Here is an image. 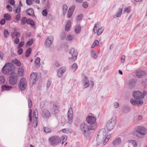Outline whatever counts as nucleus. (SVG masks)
I'll list each match as a JSON object with an SVG mask.
<instances>
[{"mask_svg":"<svg viewBox=\"0 0 147 147\" xmlns=\"http://www.w3.org/2000/svg\"><path fill=\"white\" fill-rule=\"evenodd\" d=\"M81 28L80 26L79 25H78L76 26L75 28V31L76 33L78 34L80 32Z\"/></svg>","mask_w":147,"mask_h":147,"instance_id":"31","label":"nucleus"},{"mask_svg":"<svg viewBox=\"0 0 147 147\" xmlns=\"http://www.w3.org/2000/svg\"><path fill=\"white\" fill-rule=\"evenodd\" d=\"M89 130H87V131H85L83 132L84 135V136L86 138H88L90 136V134L89 132Z\"/></svg>","mask_w":147,"mask_h":147,"instance_id":"34","label":"nucleus"},{"mask_svg":"<svg viewBox=\"0 0 147 147\" xmlns=\"http://www.w3.org/2000/svg\"><path fill=\"white\" fill-rule=\"evenodd\" d=\"M37 77V74L36 73H32L30 77V84L33 85L36 81Z\"/></svg>","mask_w":147,"mask_h":147,"instance_id":"16","label":"nucleus"},{"mask_svg":"<svg viewBox=\"0 0 147 147\" xmlns=\"http://www.w3.org/2000/svg\"><path fill=\"white\" fill-rule=\"evenodd\" d=\"M14 65L11 63H8L3 67L2 71L4 74H11V72L14 70Z\"/></svg>","mask_w":147,"mask_h":147,"instance_id":"3","label":"nucleus"},{"mask_svg":"<svg viewBox=\"0 0 147 147\" xmlns=\"http://www.w3.org/2000/svg\"><path fill=\"white\" fill-rule=\"evenodd\" d=\"M106 135V131L104 129H101L99 132L97 138V140L98 139L101 138L103 139L105 136Z\"/></svg>","mask_w":147,"mask_h":147,"instance_id":"13","label":"nucleus"},{"mask_svg":"<svg viewBox=\"0 0 147 147\" xmlns=\"http://www.w3.org/2000/svg\"><path fill=\"white\" fill-rule=\"evenodd\" d=\"M71 22L70 21H68L66 24L65 30V31H68L70 29L71 26Z\"/></svg>","mask_w":147,"mask_h":147,"instance_id":"26","label":"nucleus"},{"mask_svg":"<svg viewBox=\"0 0 147 147\" xmlns=\"http://www.w3.org/2000/svg\"><path fill=\"white\" fill-rule=\"evenodd\" d=\"M66 70V68L65 67H62L59 68L57 71V75L58 77H61L65 71Z\"/></svg>","mask_w":147,"mask_h":147,"instance_id":"20","label":"nucleus"},{"mask_svg":"<svg viewBox=\"0 0 147 147\" xmlns=\"http://www.w3.org/2000/svg\"><path fill=\"white\" fill-rule=\"evenodd\" d=\"M21 7L20 6H18L15 10L16 12V13H19L20 11Z\"/></svg>","mask_w":147,"mask_h":147,"instance_id":"52","label":"nucleus"},{"mask_svg":"<svg viewBox=\"0 0 147 147\" xmlns=\"http://www.w3.org/2000/svg\"><path fill=\"white\" fill-rule=\"evenodd\" d=\"M67 115L68 117L67 123L70 124L72 123L73 120V111L71 108H70L69 109Z\"/></svg>","mask_w":147,"mask_h":147,"instance_id":"12","label":"nucleus"},{"mask_svg":"<svg viewBox=\"0 0 147 147\" xmlns=\"http://www.w3.org/2000/svg\"><path fill=\"white\" fill-rule=\"evenodd\" d=\"M116 119L115 116H113L108 121L107 124V128L108 130L110 131L113 128L115 124Z\"/></svg>","mask_w":147,"mask_h":147,"instance_id":"5","label":"nucleus"},{"mask_svg":"<svg viewBox=\"0 0 147 147\" xmlns=\"http://www.w3.org/2000/svg\"><path fill=\"white\" fill-rule=\"evenodd\" d=\"M67 136H63L62 138V144H63L64 142H65L67 140Z\"/></svg>","mask_w":147,"mask_h":147,"instance_id":"60","label":"nucleus"},{"mask_svg":"<svg viewBox=\"0 0 147 147\" xmlns=\"http://www.w3.org/2000/svg\"><path fill=\"white\" fill-rule=\"evenodd\" d=\"M125 59V57L124 55H122L121 58V63H123Z\"/></svg>","mask_w":147,"mask_h":147,"instance_id":"62","label":"nucleus"},{"mask_svg":"<svg viewBox=\"0 0 147 147\" xmlns=\"http://www.w3.org/2000/svg\"><path fill=\"white\" fill-rule=\"evenodd\" d=\"M26 13L30 16H34V11L32 8H30L27 10Z\"/></svg>","mask_w":147,"mask_h":147,"instance_id":"24","label":"nucleus"},{"mask_svg":"<svg viewBox=\"0 0 147 147\" xmlns=\"http://www.w3.org/2000/svg\"><path fill=\"white\" fill-rule=\"evenodd\" d=\"M49 143L52 146L57 145L61 141L60 138L57 136H54L49 139Z\"/></svg>","mask_w":147,"mask_h":147,"instance_id":"7","label":"nucleus"},{"mask_svg":"<svg viewBox=\"0 0 147 147\" xmlns=\"http://www.w3.org/2000/svg\"><path fill=\"white\" fill-rule=\"evenodd\" d=\"M59 108V106L57 104H54L53 106V110L52 111V113L55 116H56V114L58 113V109Z\"/></svg>","mask_w":147,"mask_h":147,"instance_id":"18","label":"nucleus"},{"mask_svg":"<svg viewBox=\"0 0 147 147\" xmlns=\"http://www.w3.org/2000/svg\"><path fill=\"white\" fill-rule=\"evenodd\" d=\"M75 7V6L74 5H73L71 6L68 9L67 14L68 18H70L72 16Z\"/></svg>","mask_w":147,"mask_h":147,"instance_id":"21","label":"nucleus"},{"mask_svg":"<svg viewBox=\"0 0 147 147\" xmlns=\"http://www.w3.org/2000/svg\"><path fill=\"white\" fill-rule=\"evenodd\" d=\"M8 1L11 5H14L15 1L14 0H9Z\"/></svg>","mask_w":147,"mask_h":147,"instance_id":"63","label":"nucleus"},{"mask_svg":"<svg viewBox=\"0 0 147 147\" xmlns=\"http://www.w3.org/2000/svg\"><path fill=\"white\" fill-rule=\"evenodd\" d=\"M24 72V71L23 68L20 67L19 68L18 70V75L20 76H23Z\"/></svg>","mask_w":147,"mask_h":147,"instance_id":"29","label":"nucleus"},{"mask_svg":"<svg viewBox=\"0 0 147 147\" xmlns=\"http://www.w3.org/2000/svg\"><path fill=\"white\" fill-rule=\"evenodd\" d=\"M27 83L26 80L24 78L21 79L18 84L19 88L22 91L24 90L26 88Z\"/></svg>","mask_w":147,"mask_h":147,"instance_id":"9","label":"nucleus"},{"mask_svg":"<svg viewBox=\"0 0 147 147\" xmlns=\"http://www.w3.org/2000/svg\"><path fill=\"white\" fill-rule=\"evenodd\" d=\"M133 134L138 138H141L147 134V129L142 126H138L136 127Z\"/></svg>","mask_w":147,"mask_h":147,"instance_id":"2","label":"nucleus"},{"mask_svg":"<svg viewBox=\"0 0 147 147\" xmlns=\"http://www.w3.org/2000/svg\"><path fill=\"white\" fill-rule=\"evenodd\" d=\"M11 62L15 64L18 66H20L21 65V63L16 59H12Z\"/></svg>","mask_w":147,"mask_h":147,"instance_id":"27","label":"nucleus"},{"mask_svg":"<svg viewBox=\"0 0 147 147\" xmlns=\"http://www.w3.org/2000/svg\"><path fill=\"white\" fill-rule=\"evenodd\" d=\"M43 129L44 131L47 133H49L51 131V129L48 127H45Z\"/></svg>","mask_w":147,"mask_h":147,"instance_id":"47","label":"nucleus"},{"mask_svg":"<svg viewBox=\"0 0 147 147\" xmlns=\"http://www.w3.org/2000/svg\"><path fill=\"white\" fill-rule=\"evenodd\" d=\"M128 84L129 88L131 89L133 88L136 85V81L135 79L130 80L128 82Z\"/></svg>","mask_w":147,"mask_h":147,"instance_id":"19","label":"nucleus"},{"mask_svg":"<svg viewBox=\"0 0 147 147\" xmlns=\"http://www.w3.org/2000/svg\"><path fill=\"white\" fill-rule=\"evenodd\" d=\"M100 23H98L96 24H95L94 25L93 28V31L94 33H97V35H100L104 29V28L103 27H100Z\"/></svg>","mask_w":147,"mask_h":147,"instance_id":"6","label":"nucleus"},{"mask_svg":"<svg viewBox=\"0 0 147 147\" xmlns=\"http://www.w3.org/2000/svg\"><path fill=\"white\" fill-rule=\"evenodd\" d=\"M136 74L137 77L138 78H140L145 75L146 74V73L144 71L139 70L136 71Z\"/></svg>","mask_w":147,"mask_h":147,"instance_id":"22","label":"nucleus"},{"mask_svg":"<svg viewBox=\"0 0 147 147\" xmlns=\"http://www.w3.org/2000/svg\"><path fill=\"white\" fill-rule=\"evenodd\" d=\"M129 143H131L134 146V147H137L138 146V143L137 141L135 140H130L129 141Z\"/></svg>","mask_w":147,"mask_h":147,"instance_id":"30","label":"nucleus"},{"mask_svg":"<svg viewBox=\"0 0 147 147\" xmlns=\"http://www.w3.org/2000/svg\"><path fill=\"white\" fill-rule=\"evenodd\" d=\"M27 19L25 17L22 18L20 20L21 24L22 25L25 24L26 22Z\"/></svg>","mask_w":147,"mask_h":147,"instance_id":"38","label":"nucleus"},{"mask_svg":"<svg viewBox=\"0 0 147 147\" xmlns=\"http://www.w3.org/2000/svg\"><path fill=\"white\" fill-rule=\"evenodd\" d=\"M98 53L96 52L93 49L91 51V56L94 58H96L97 57V55Z\"/></svg>","mask_w":147,"mask_h":147,"instance_id":"25","label":"nucleus"},{"mask_svg":"<svg viewBox=\"0 0 147 147\" xmlns=\"http://www.w3.org/2000/svg\"><path fill=\"white\" fill-rule=\"evenodd\" d=\"M77 66L76 63H74L72 65V70L74 71H75L77 68Z\"/></svg>","mask_w":147,"mask_h":147,"instance_id":"43","label":"nucleus"},{"mask_svg":"<svg viewBox=\"0 0 147 147\" xmlns=\"http://www.w3.org/2000/svg\"><path fill=\"white\" fill-rule=\"evenodd\" d=\"M33 43V39L32 38H30L28 40L26 45L30 46L32 45Z\"/></svg>","mask_w":147,"mask_h":147,"instance_id":"39","label":"nucleus"},{"mask_svg":"<svg viewBox=\"0 0 147 147\" xmlns=\"http://www.w3.org/2000/svg\"><path fill=\"white\" fill-rule=\"evenodd\" d=\"M20 42V40L19 38H16L14 41V43L16 44H17L19 43Z\"/></svg>","mask_w":147,"mask_h":147,"instance_id":"59","label":"nucleus"},{"mask_svg":"<svg viewBox=\"0 0 147 147\" xmlns=\"http://www.w3.org/2000/svg\"><path fill=\"white\" fill-rule=\"evenodd\" d=\"M122 8H119L118 9V12L116 14V17H119L121 16L122 13Z\"/></svg>","mask_w":147,"mask_h":147,"instance_id":"37","label":"nucleus"},{"mask_svg":"<svg viewBox=\"0 0 147 147\" xmlns=\"http://www.w3.org/2000/svg\"><path fill=\"white\" fill-rule=\"evenodd\" d=\"M99 42L97 40H95L91 46L92 48L98 45Z\"/></svg>","mask_w":147,"mask_h":147,"instance_id":"44","label":"nucleus"},{"mask_svg":"<svg viewBox=\"0 0 147 147\" xmlns=\"http://www.w3.org/2000/svg\"><path fill=\"white\" fill-rule=\"evenodd\" d=\"M40 59L39 57H37L35 61V65L37 67H39L40 65Z\"/></svg>","mask_w":147,"mask_h":147,"instance_id":"35","label":"nucleus"},{"mask_svg":"<svg viewBox=\"0 0 147 147\" xmlns=\"http://www.w3.org/2000/svg\"><path fill=\"white\" fill-rule=\"evenodd\" d=\"M23 53V49L22 48H20L18 51V53L19 55H21Z\"/></svg>","mask_w":147,"mask_h":147,"instance_id":"64","label":"nucleus"},{"mask_svg":"<svg viewBox=\"0 0 147 147\" xmlns=\"http://www.w3.org/2000/svg\"><path fill=\"white\" fill-rule=\"evenodd\" d=\"M69 53L71 55L73 60H75L77 59L78 53L77 51L75 50L74 48H72L70 49Z\"/></svg>","mask_w":147,"mask_h":147,"instance_id":"17","label":"nucleus"},{"mask_svg":"<svg viewBox=\"0 0 147 147\" xmlns=\"http://www.w3.org/2000/svg\"><path fill=\"white\" fill-rule=\"evenodd\" d=\"M80 128L82 132L87 131L88 130H94L95 128V125L88 126L85 123L83 122L81 124Z\"/></svg>","mask_w":147,"mask_h":147,"instance_id":"8","label":"nucleus"},{"mask_svg":"<svg viewBox=\"0 0 147 147\" xmlns=\"http://www.w3.org/2000/svg\"><path fill=\"white\" fill-rule=\"evenodd\" d=\"M34 117V121L33 122L32 124V126L34 128L36 127L37 125L38 122V118L37 117H36L33 115Z\"/></svg>","mask_w":147,"mask_h":147,"instance_id":"23","label":"nucleus"},{"mask_svg":"<svg viewBox=\"0 0 147 147\" xmlns=\"http://www.w3.org/2000/svg\"><path fill=\"white\" fill-rule=\"evenodd\" d=\"M47 10L46 9H44L42 11V15L44 16H47Z\"/></svg>","mask_w":147,"mask_h":147,"instance_id":"56","label":"nucleus"},{"mask_svg":"<svg viewBox=\"0 0 147 147\" xmlns=\"http://www.w3.org/2000/svg\"><path fill=\"white\" fill-rule=\"evenodd\" d=\"M18 79V76L17 74L12 73L9 78V83L12 85H15L17 83Z\"/></svg>","mask_w":147,"mask_h":147,"instance_id":"4","label":"nucleus"},{"mask_svg":"<svg viewBox=\"0 0 147 147\" xmlns=\"http://www.w3.org/2000/svg\"><path fill=\"white\" fill-rule=\"evenodd\" d=\"M82 17V15L80 14L77 16L76 18V20L77 21H80L81 20Z\"/></svg>","mask_w":147,"mask_h":147,"instance_id":"53","label":"nucleus"},{"mask_svg":"<svg viewBox=\"0 0 147 147\" xmlns=\"http://www.w3.org/2000/svg\"><path fill=\"white\" fill-rule=\"evenodd\" d=\"M4 18L5 20H10L11 18L10 16L7 13H5L4 15Z\"/></svg>","mask_w":147,"mask_h":147,"instance_id":"41","label":"nucleus"},{"mask_svg":"<svg viewBox=\"0 0 147 147\" xmlns=\"http://www.w3.org/2000/svg\"><path fill=\"white\" fill-rule=\"evenodd\" d=\"M42 116L44 119H48L51 116L49 111L47 109H44L42 113Z\"/></svg>","mask_w":147,"mask_h":147,"instance_id":"15","label":"nucleus"},{"mask_svg":"<svg viewBox=\"0 0 147 147\" xmlns=\"http://www.w3.org/2000/svg\"><path fill=\"white\" fill-rule=\"evenodd\" d=\"M20 13H18L16 16L15 18V19L17 21H18L20 20Z\"/></svg>","mask_w":147,"mask_h":147,"instance_id":"54","label":"nucleus"},{"mask_svg":"<svg viewBox=\"0 0 147 147\" xmlns=\"http://www.w3.org/2000/svg\"><path fill=\"white\" fill-rule=\"evenodd\" d=\"M31 52V48H29L26 51L25 56L28 57L30 55Z\"/></svg>","mask_w":147,"mask_h":147,"instance_id":"36","label":"nucleus"},{"mask_svg":"<svg viewBox=\"0 0 147 147\" xmlns=\"http://www.w3.org/2000/svg\"><path fill=\"white\" fill-rule=\"evenodd\" d=\"M119 106V104L117 102H115L113 103V107L115 108H117Z\"/></svg>","mask_w":147,"mask_h":147,"instance_id":"57","label":"nucleus"},{"mask_svg":"<svg viewBox=\"0 0 147 147\" xmlns=\"http://www.w3.org/2000/svg\"><path fill=\"white\" fill-rule=\"evenodd\" d=\"M121 142V139L120 138H118L114 140L112 143L113 145H116L120 144Z\"/></svg>","mask_w":147,"mask_h":147,"instance_id":"28","label":"nucleus"},{"mask_svg":"<svg viewBox=\"0 0 147 147\" xmlns=\"http://www.w3.org/2000/svg\"><path fill=\"white\" fill-rule=\"evenodd\" d=\"M147 94V91H144L142 94L139 91L134 92L133 93V96L136 99H131L130 100L131 103L133 105L137 106L142 105L143 103V101L140 99L144 98Z\"/></svg>","mask_w":147,"mask_h":147,"instance_id":"1","label":"nucleus"},{"mask_svg":"<svg viewBox=\"0 0 147 147\" xmlns=\"http://www.w3.org/2000/svg\"><path fill=\"white\" fill-rule=\"evenodd\" d=\"M54 40L53 36H50L48 37L45 42V45L46 47H49L52 44Z\"/></svg>","mask_w":147,"mask_h":147,"instance_id":"14","label":"nucleus"},{"mask_svg":"<svg viewBox=\"0 0 147 147\" xmlns=\"http://www.w3.org/2000/svg\"><path fill=\"white\" fill-rule=\"evenodd\" d=\"M28 107L29 108H31L32 106V103L30 98H28Z\"/></svg>","mask_w":147,"mask_h":147,"instance_id":"48","label":"nucleus"},{"mask_svg":"<svg viewBox=\"0 0 147 147\" xmlns=\"http://www.w3.org/2000/svg\"><path fill=\"white\" fill-rule=\"evenodd\" d=\"M131 10V8L130 7H128L125 9L123 11V12L129 13Z\"/></svg>","mask_w":147,"mask_h":147,"instance_id":"51","label":"nucleus"},{"mask_svg":"<svg viewBox=\"0 0 147 147\" xmlns=\"http://www.w3.org/2000/svg\"><path fill=\"white\" fill-rule=\"evenodd\" d=\"M3 34L5 38H7L9 36V33L8 30L7 29H5L4 30Z\"/></svg>","mask_w":147,"mask_h":147,"instance_id":"40","label":"nucleus"},{"mask_svg":"<svg viewBox=\"0 0 147 147\" xmlns=\"http://www.w3.org/2000/svg\"><path fill=\"white\" fill-rule=\"evenodd\" d=\"M24 44V42L23 41L21 42L18 44L17 47L18 48H19L22 47Z\"/></svg>","mask_w":147,"mask_h":147,"instance_id":"55","label":"nucleus"},{"mask_svg":"<svg viewBox=\"0 0 147 147\" xmlns=\"http://www.w3.org/2000/svg\"><path fill=\"white\" fill-rule=\"evenodd\" d=\"M83 84L84 87L86 88L89 86L92 87L94 86V82L92 81H89L88 78L85 76H84L83 79Z\"/></svg>","mask_w":147,"mask_h":147,"instance_id":"10","label":"nucleus"},{"mask_svg":"<svg viewBox=\"0 0 147 147\" xmlns=\"http://www.w3.org/2000/svg\"><path fill=\"white\" fill-rule=\"evenodd\" d=\"M1 88L2 90H8L11 89V87L4 85L2 86Z\"/></svg>","mask_w":147,"mask_h":147,"instance_id":"33","label":"nucleus"},{"mask_svg":"<svg viewBox=\"0 0 147 147\" xmlns=\"http://www.w3.org/2000/svg\"><path fill=\"white\" fill-rule=\"evenodd\" d=\"M62 131L64 133L67 134H69L71 132V131L68 129H62Z\"/></svg>","mask_w":147,"mask_h":147,"instance_id":"49","label":"nucleus"},{"mask_svg":"<svg viewBox=\"0 0 147 147\" xmlns=\"http://www.w3.org/2000/svg\"><path fill=\"white\" fill-rule=\"evenodd\" d=\"M73 39V36L72 35H69L66 38L67 40H71Z\"/></svg>","mask_w":147,"mask_h":147,"instance_id":"46","label":"nucleus"},{"mask_svg":"<svg viewBox=\"0 0 147 147\" xmlns=\"http://www.w3.org/2000/svg\"><path fill=\"white\" fill-rule=\"evenodd\" d=\"M5 81V79L4 76H0V84H2L4 83Z\"/></svg>","mask_w":147,"mask_h":147,"instance_id":"45","label":"nucleus"},{"mask_svg":"<svg viewBox=\"0 0 147 147\" xmlns=\"http://www.w3.org/2000/svg\"><path fill=\"white\" fill-rule=\"evenodd\" d=\"M28 24L30 25L31 26H33L34 25V21L30 19H27L26 22Z\"/></svg>","mask_w":147,"mask_h":147,"instance_id":"32","label":"nucleus"},{"mask_svg":"<svg viewBox=\"0 0 147 147\" xmlns=\"http://www.w3.org/2000/svg\"><path fill=\"white\" fill-rule=\"evenodd\" d=\"M67 9V6L65 5H63V15H65L66 13V11Z\"/></svg>","mask_w":147,"mask_h":147,"instance_id":"42","label":"nucleus"},{"mask_svg":"<svg viewBox=\"0 0 147 147\" xmlns=\"http://www.w3.org/2000/svg\"><path fill=\"white\" fill-rule=\"evenodd\" d=\"M32 112V110L31 109H30L29 111V118L30 121V122L32 121L31 117V114Z\"/></svg>","mask_w":147,"mask_h":147,"instance_id":"58","label":"nucleus"},{"mask_svg":"<svg viewBox=\"0 0 147 147\" xmlns=\"http://www.w3.org/2000/svg\"><path fill=\"white\" fill-rule=\"evenodd\" d=\"M82 6L84 8H86L88 7V4L87 2H84L82 3Z\"/></svg>","mask_w":147,"mask_h":147,"instance_id":"50","label":"nucleus"},{"mask_svg":"<svg viewBox=\"0 0 147 147\" xmlns=\"http://www.w3.org/2000/svg\"><path fill=\"white\" fill-rule=\"evenodd\" d=\"M6 7L10 11H12V7L10 5H7L6 6Z\"/></svg>","mask_w":147,"mask_h":147,"instance_id":"61","label":"nucleus"},{"mask_svg":"<svg viewBox=\"0 0 147 147\" xmlns=\"http://www.w3.org/2000/svg\"><path fill=\"white\" fill-rule=\"evenodd\" d=\"M86 120L88 123L91 124L90 125H92V126L95 125V128L96 127V125L95 123L96 118L95 117L89 115L88 116L86 117Z\"/></svg>","mask_w":147,"mask_h":147,"instance_id":"11","label":"nucleus"}]
</instances>
